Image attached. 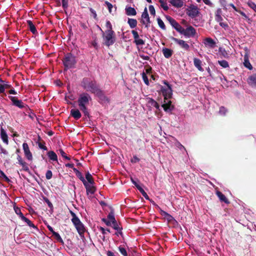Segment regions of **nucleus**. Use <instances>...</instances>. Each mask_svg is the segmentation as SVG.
I'll return each instance as SVG.
<instances>
[{"mask_svg": "<svg viewBox=\"0 0 256 256\" xmlns=\"http://www.w3.org/2000/svg\"><path fill=\"white\" fill-rule=\"evenodd\" d=\"M91 100V96L86 92L81 94L78 100V104L80 110L82 111L85 116L88 118L90 117V112L86 108V105L89 104V102Z\"/></svg>", "mask_w": 256, "mask_h": 256, "instance_id": "f257e3e1", "label": "nucleus"}, {"mask_svg": "<svg viewBox=\"0 0 256 256\" xmlns=\"http://www.w3.org/2000/svg\"><path fill=\"white\" fill-rule=\"evenodd\" d=\"M70 214L72 216L71 219L72 222L75 226L78 232L81 237H84V233L86 231V229L84 224L81 222L80 218L74 212L70 210Z\"/></svg>", "mask_w": 256, "mask_h": 256, "instance_id": "f03ea898", "label": "nucleus"}, {"mask_svg": "<svg viewBox=\"0 0 256 256\" xmlns=\"http://www.w3.org/2000/svg\"><path fill=\"white\" fill-rule=\"evenodd\" d=\"M98 28L102 32L104 44L108 47L114 44L116 40L114 32H104L100 26Z\"/></svg>", "mask_w": 256, "mask_h": 256, "instance_id": "7ed1b4c3", "label": "nucleus"}, {"mask_svg": "<svg viewBox=\"0 0 256 256\" xmlns=\"http://www.w3.org/2000/svg\"><path fill=\"white\" fill-rule=\"evenodd\" d=\"M82 86L86 91L90 92L93 94L99 88L95 80H91L88 78H83L82 82Z\"/></svg>", "mask_w": 256, "mask_h": 256, "instance_id": "20e7f679", "label": "nucleus"}, {"mask_svg": "<svg viewBox=\"0 0 256 256\" xmlns=\"http://www.w3.org/2000/svg\"><path fill=\"white\" fill-rule=\"evenodd\" d=\"M62 63L64 66V70L75 68L76 64V57L71 53H67L62 59Z\"/></svg>", "mask_w": 256, "mask_h": 256, "instance_id": "39448f33", "label": "nucleus"}, {"mask_svg": "<svg viewBox=\"0 0 256 256\" xmlns=\"http://www.w3.org/2000/svg\"><path fill=\"white\" fill-rule=\"evenodd\" d=\"M179 32L188 38L194 37L196 34V30L194 27L190 26L186 29L182 27Z\"/></svg>", "mask_w": 256, "mask_h": 256, "instance_id": "423d86ee", "label": "nucleus"}, {"mask_svg": "<svg viewBox=\"0 0 256 256\" xmlns=\"http://www.w3.org/2000/svg\"><path fill=\"white\" fill-rule=\"evenodd\" d=\"M140 22L143 24L145 25L146 28H148L149 27L150 24V20L146 8H145L144 12L142 13V20Z\"/></svg>", "mask_w": 256, "mask_h": 256, "instance_id": "0eeeda50", "label": "nucleus"}, {"mask_svg": "<svg viewBox=\"0 0 256 256\" xmlns=\"http://www.w3.org/2000/svg\"><path fill=\"white\" fill-rule=\"evenodd\" d=\"M8 98L12 100V105L20 108H26L28 107V105L24 104L22 100H18L16 96H9Z\"/></svg>", "mask_w": 256, "mask_h": 256, "instance_id": "6e6552de", "label": "nucleus"}, {"mask_svg": "<svg viewBox=\"0 0 256 256\" xmlns=\"http://www.w3.org/2000/svg\"><path fill=\"white\" fill-rule=\"evenodd\" d=\"M165 18L166 20L170 22L172 26L178 32H180V30L182 26L171 16L166 15Z\"/></svg>", "mask_w": 256, "mask_h": 256, "instance_id": "1a4fd4ad", "label": "nucleus"}, {"mask_svg": "<svg viewBox=\"0 0 256 256\" xmlns=\"http://www.w3.org/2000/svg\"><path fill=\"white\" fill-rule=\"evenodd\" d=\"M199 13L200 12L198 7L194 5H191L189 7L187 14L190 18H194L197 16Z\"/></svg>", "mask_w": 256, "mask_h": 256, "instance_id": "9d476101", "label": "nucleus"}, {"mask_svg": "<svg viewBox=\"0 0 256 256\" xmlns=\"http://www.w3.org/2000/svg\"><path fill=\"white\" fill-rule=\"evenodd\" d=\"M161 92L165 100L172 98V90L171 86H168L167 88L162 87L161 88Z\"/></svg>", "mask_w": 256, "mask_h": 256, "instance_id": "9b49d317", "label": "nucleus"}, {"mask_svg": "<svg viewBox=\"0 0 256 256\" xmlns=\"http://www.w3.org/2000/svg\"><path fill=\"white\" fill-rule=\"evenodd\" d=\"M94 94L98 97L100 100L99 102H103L108 101V99L105 95L104 92L100 88Z\"/></svg>", "mask_w": 256, "mask_h": 256, "instance_id": "f8f14e48", "label": "nucleus"}, {"mask_svg": "<svg viewBox=\"0 0 256 256\" xmlns=\"http://www.w3.org/2000/svg\"><path fill=\"white\" fill-rule=\"evenodd\" d=\"M94 94L98 97L100 100L99 102H103L108 101V99L105 95L104 92L100 88Z\"/></svg>", "mask_w": 256, "mask_h": 256, "instance_id": "ddd939ff", "label": "nucleus"}, {"mask_svg": "<svg viewBox=\"0 0 256 256\" xmlns=\"http://www.w3.org/2000/svg\"><path fill=\"white\" fill-rule=\"evenodd\" d=\"M172 40L174 42L178 44L182 48L186 50H188L190 49L189 45L184 40L178 39L174 37L172 38Z\"/></svg>", "mask_w": 256, "mask_h": 256, "instance_id": "4468645a", "label": "nucleus"}, {"mask_svg": "<svg viewBox=\"0 0 256 256\" xmlns=\"http://www.w3.org/2000/svg\"><path fill=\"white\" fill-rule=\"evenodd\" d=\"M84 185L86 189V194H94L96 191V188L94 186V184H89L86 181L84 182Z\"/></svg>", "mask_w": 256, "mask_h": 256, "instance_id": "2eb2a0df", "label": "nucleus"}, {"mask_svg": "<svg viewBox=\"0 0 256 256\" xmlns=\"http://www.w3.org/2000/svg\"><path fill=\"white\" fill-rule=\"evenodd\" d=\"M22 148L24 151V155L26 158L28 160H32V155L30 150L28 144L24 142L22 144Z\"/></svg>", "mask_w": 256, "mask_h": 256, "instance_id": "dca6fc26", "label": "nucleus"}, {"mask_svg": "<svg viewBox=\"0 0 256 256\" xmlns=\"http://www.w3.org/2000/svg\"><path fill=\"white\" fill-rule=\"evenodd\" d=\"M204 44L206 46L213 48L215 47L216 42L210 38H206L204 40Z\"/></svg>", "mask_w": 256, "mask_h": 256, "instance_id": "f3484780", "label": "nucleus"}, {"mask_svg": "<svg viewBox=\"0 0 256 256\" xmlns=\"http://www.w3.org/2000/svg\"><path fill=\"white\" fill-rule=\"evenodd\" d=\"M162 106L166 112H172L174 109V106L172 104L171 100H168L166 103H163Z\"/></svg>", "mask_w": 256, "mask_h": 256, "instance_id": "a211bd4d", "label": "nucleus"}, {"mask_svg": "<svg viewBox=\"0 0 256 256\" xmlns=\"http://www.w3.org/2000/svg\"><path fill=\"white\" fill-rule=\"evenodd\" d=\"M17 160L18 162V164L22 166L23 170L26 172H28L29 168L28 166V164L26 162L22 160L20 156L18 154V155Z\"/></svg>", "mask_w": 256, "mask_h": 256, "instance_id": "6ab92c4d", "label": "nucleus"}, {"mask_svg": "<svg viewBox=\"0 0 256 256\" xmlns=\"http://www.w3.org/2000/svg\"><path fill=\"white\" fill-rule=\"evenodd\" d=\"M26 23L28 25L30 30L34 34H38V31L36 28L35 25L33 24L32 22L30 20H28Z\"/></svg>", "mask_w": 256, "mask_h": 256, "instance_id": "aec40b11", "label": "nucleus"}, {"mask_svg": "<svg viewBox=\"0 0 256 256\" xmlns=\"http://www.w3.org/2000/svg\"><path fill=\"white\" fill-rule=\"evenodd\" d=\"M170 3L174 7L180 8L183 6L184 2L183 0H170Z\"/></svg>", "mask_w": 256, "mask_h": 256, "instance_id": "412c9836", "label": "nucleus"}, {"mask_svg": "<svg viewBox=\"0 0 256 256\" xmlns=\"http://www.w3.org/2000/svg\"><path fill=\"white\" fill-rule=\"evenodd\" d=\"M194 64L196 68L200 72H204V70L202 66V62L198 58H194Z\"/></svg>", "mask_w": 256, "mask_h": 256, "instance_id": "4be33fe9", "label": "nucleus"}, {"mask_svg": "<svg viewBox=\"0 0 256 256\" xmlns=\"http://www.w3.org/2000/svg\"><path fill=\"white\" fill-rule=\"evenodd\" d=\"M216 194L221 202H224L226 204H230V201L222 192L216 191Z\"/></svg>", "mask_w": 256, "mask_h": 256, "instance_id": "5701e85b", "label": "nucleus"}, {"mask_svg": "<svg viewBox=\"0 0 256 256\" xmlns=\"http://www.w3.org/2000/svg\"><path fill=\"white\" fill-rule=\"evenodd\" d=\"M70 115L76 120H78L82 116L81 113L78 109H72L70 110Z\"/></svg>", "mask_w": 256, "mask_h": 256, "instance_id": "b1692460", "label": "nucleus"}, {"mask_svg": "<svg viewBox=\"0 0 256 256\" xmlns=\"http://www.w3.org/2000/svg\"><path fill=\"white\" fill-rule=\"evenodd\" d=\"M248 82L252 86L256 87V74H253L248 77Z\"/></svg>", "mask_w": 256, "mask_h": 256, "instance_id": "393cba45", "label": "nucleus"}, {"mask_svg": "<svg viewBox=\"0 0 256 256\" xmlns=\"http://www.w3.org/2000/svg\"><path fill=\"white\" fill-rule=\"evenodd\" d=\"M162 52L164 56L166 58H168L171 57L173 52L172 50L168 48H164Z\"/></svg>", "mask_w": 256, "mask_h": 256, "instance_id": "a878e982", "label": "nucleus"}, {"mask_svg": "<svg viewBox=\"0 0 256 256\" xmlns=\"http://www.w3.org/2000/svg\"><path fill=\"white\" fill-rule=\"evenodd\" d=\"M0 136L2 141L8 144V136L6 132V131L2 128L0 130Z\"/></svg>", "mask_w": 256, "mask_h": 256, "instance_id": "bb28decb", "label": "nucleus"}, {"mask_svg": "<svg viewBox=\"0 0 256 256\" xmlns=\"http://www.w3.org/2000/svg\"><path fill=\"white\" fill-rule=\"evenodd\" d=\"M126 15L131 16H136V10L132 7H126Z\"/></svg>", "mask_w": 256, "mask_h": 256, "instance_id": "cd10ccee", "label": "nucleus"}, {"mask_svg": "<svg viewBox=\"0 0 256 256\" xmlns=\"http://www.w3.org/2000/svg\"><path fill=\"white\" fill-rule=\"evenodd\" d=\"M128 23L131 28H136L137 26V20L134 18H128Z\"/></svg>", "mask_w": 256, "mask_h": 256, "instance_id": "c85d7f7f", "label": "nucleus"}, {"mask_svg": "<svg viewBox=\"0 0 256 256\" xmlns=\"http://www.w3.org/2000/svg\"><path fill=\"white\" fill-rule=\"evenodd\" d=\"M48 156L50 160L54 161L58 160V156L56 154L54 151H49L48 152Z\"/></svg>", "mask_w": 256, "mask_h": 256, "instance_id": "c756f323", "label": "nucleus"}, {"mask_svg": "<svg viewBox=\"0 0 256 256\" xmlns=\"http://www.w3.org/2000/svg\"><path fill=\"white\" fill-rule=\"evenodd\" d=\"M86 179L87 180V182L89 184H94V180L92 176V174L88 172L86 174Z\"/></svg>", "mask_w": 256, "mask_h": 256, "instance_id": "7c9ffc66", "label": "nucleus"}, {"mask_svg": "<svg viewBox=\"0 0 256 256\" xmlns=\"http://www.w3.org/2000/svg\"><path fill=\"white\" fill-rule=\"evenodd\" d=\"M244 66L248 70H252V66L248 58L246 56L244 57Z\"/></svg>", "mask_w": 256, "mask_h": 256, "instance_id": "2f4dec72", "label": "nucleus"}, {"mask_svg": "<svg viewBox=\"0 0 256 256\" xmlns=\"http://www.w3.org/2000/svg\"><path fill=\"white\" fill-rule=\"evenodd\" d=\"M22 220L24 221L30 227L37 228V227L29 219H28L24 216H22Z\"/></svg>", "mask_w": 256, "mask_h": 256, "instance_id": "473e14b6", "label": "nucleus"}, {"mask_svg": "<svg viewBox=\"0 0 256 256\" xmlns=\"http://www.w3.org/2000/svg\"><path fill=\"white\" fill-rule=\"evenodd\" d=\"M148 104H150L151 106L156 108L157 110H159L160 106L158 104L154 99L150 98L148 100Z\"/></svg>", "mask_w": 256, "mask_h": 256, "instance_id": "72a5a7b5", "label": "nucleus"}, {"mask_svg": "<svg viewBox=\"0 0 256 256\" xmlns=\"http://www.w3.org/2000/svg\"><path fill=\"white\" fill-rule=\"evenodd\" d=\"M137 188L146 200H150L149 196L140 186H137Z\"/></svg>", "mask_w": 256, "mask_h": 256, "instance_id": "f704fd0d", "label": "nucleus"}, {"mask_svg": "<svg viewBox=\"0 0 256 256\" xmlns=\"http://www.w3.org/2000/svg\"><path fill=\"white\" fill-rule=\"evenodd\" d=\"M158 2L160 4V7L162 8L164 10H168V6L166 1H164V0H159Z\"/></svg>", "mask_w": 256, "mask_h": 256, "instance_id": "c9c22d12", "label": "nucleus"}, {"mask_svg": "<svg viewBox=\"0 0 256 256\" xmlns=\"http://www.w3.org/2000/svg\"><path fill=\"white\" fill-rule=\"evenodd\" d=\"M134 42L137 46H141L144 44V41L143 40L140 38L139 36L134 39Z\"/></svg>", "mask_w": 256, "mask_h": 256, "instance_id": "e433bc0d", "label": "nucleus"}, {"mask_svg": "<svg viewBox=\"0 0 256 256\" xmlns=\"http://www.w3.org/2000/svg\"><path fill=\"white\" fill-rule=\"evenodd\" d=\"M218 64L224 68H227L229 67L228 63L226 60H218Z\"/></svg>", "mask_w": 256, "mask_h": 256, "instance_id": "4c0bfd02", "label": "nucleus"}, {"mask_svg": "<svg viewBox=\"0 0 256 256\" xmlns=\"http://www.w3.org/2000/svg\"><path fill=\"white\" fill-rule=\"evenodd\" d=\"M158 24L159 26L163 30H166V27L164 22L160 18H157Z\"/></svg>", "mask_w": 256, "mask_h": 256, "instance_id": "58836bf2", "label": "nucleus"}, {"mask_svg": "<svg viewBox=\"0 0 256 256\" xmlns=\"http://www.w3.org/2000/svg\"><path fill=\"white\" fill-rule=\"evenodd\" d=\"M52 235L54 236V238H56L58 242L62 244H64V241L58 233L55 232H54Z\"/></svg>", "mask_w": 256, "mask_h": 256, "instance_id": "ea45409f", "label": "nucleus"}, {"mask_svg": "<svg viewBox=\"0 0 256 256\" xmlns=\"http://www.w3.org/2000/svg\"><path fill=\"white\" fill-rule=\"evenodd\" d=\"M108 218L111 221V222H114L116 220L114 212L113 210H111L108 216Z\"/></svg>", "mask_w": 256, "mask_h": 256, "instance_id": "a19ab883", "label": "nucleus"}, {"mask_svg": "<svg viewBox=\"0 0 256 256\" xmlns=\"http://www.w3.org/2000/svg\"><path fill=\"white\" fill-rule=\"evenodd\" d=\"M142 80H143L144 84L147 86H149V84H150L149 80H148V76H146V74L144 72H143L142 74Z\"/></svg>", "mask_w": 256, "mask_h": 256, "instance_id": "79ce46f5", "label": "nucleus"}, {"mask_svg": "<svg viewBox=\"0 0 256 256\" xmlns=\"http://www.w3.org/2000/svg\"><path fill=\"white\" fill-rule=\"evenodd\" d=\"M106 26L107 28V30L106 31L114 32L112 30V25L110 21L107 20L106 22Z\"/></svg>", "mask_w": 256, "mask_h": 256, "instance_id": "37998d69", "label": "nucleus"}, {"mask_svg": "<svg viewBox=\"0 0 256 256\" xmlns=\"http://www.w3.org/2000/svg\"><path fill=\"white\" fill-rule=\"evenodd\" d=\"M218 51L224 58L228 57V54L224 48L220 47L218 48Z\"/></svg>", "mask_w": 256, "mask_h": 256, "instance_id": "c03bdc74", "label": "nucleus"}, {"mask_svg": "<svg viewBox=\"0 0 256 256\" xmlns=\"http://www.w3.org/2000/svg\"><path fill=\"white\" fill-rule=\"evenodd\" d=\"M76 175L82 182L83 184L86 181L80 172L77 173Z\"/></svg>", "mask_w": 256, "mask_h": 256, "instance_id": "a18cd8bd", "label": "nucleus"}, {"mask_svg": "<svg viewBox=\"0 0 256 256\" xmlns=\"http://www.w3.org/2000/svg\"><path fill=\"white\" fill-rule=\"evenodd\" d=\"M44 201L47 204L48 206L50 208V210H53V205L52 203L50 202V200L46 198H44Z\"/></svg>", "mask_w": 256, "mask_h": 256, "instance_id": "49530a36", "label": "nucleus"}, {"mask_svg": "<svg viewBox=\"0 0 256 256\" xmlns=\"http://www.w3.org/2000/svg\"><path fill=\"white\" fill-rule=\"evenodd\" d=\"M38 144L40 148L44 150H48L46 146H44L45 142L44 141H42V142H38Z\"/></svg>", "mask_w": 256, "mask_h": 256, "instance_id": "de8ad7c7", "label": "nucleus"}, {"mask_svg": "<svg viewBox=\"0 0 256 256\" xmlns=\"http://www.w3.org/2000/svg\"><path fill=\"white\" fill-rule=\"evenodd\" d=\"M118 250L124 256H128V254L126 252V250L124 248L121 247L120 246L118 247Z\"/></svg>", "mask_w": 256, "mask_h": 256, "instance_id": "09e8293b", "label": "nucleus"}, {"mask_svg": "<svg viewBox=\"0 0 256 256\" xmlns=\"http://www.w3.org/2000/svg\"><path fill=\"white\" fill-rule=\"evenodd\" d=\"M104 4L107 6L109 12L111 13L112 8H113L112 4L111 3L109 2L108 1H106L104 2Z\"/></svg>", "mask_w": 256, "mask_h": 256, "instance_id": "8fccbe9b", "label": "nucleus"}, {"mask_svg": "<svg viewBox=\"0 0 256 256\" xmlns=\"http://www.w3.org/2000/svg\"><path fill=\"white\" fill-rule=\"evenodd\" d=\"M15 212L20 216V217L22 220V216H24V214H22L21 210L18 208H14Z\"/></svg>", "mask_w": 256, "mask_h": 256, "instance_id": "3c124183", "label": "nucleus"}, {"mask_svg": "<svg viewBox=\"0 0 256 256\" xmlns=\"http://www.w3.org/2000/svg\"><path fill=\"white\" fill-rule=\"evenodd\" d=\"M228 110L224 106H221L220 108L219 112L221 114L225 115L227 112Z\"/></svg>", "mask_w": 256, "mask_h": 256, "instance_id": "603ef678", "label": "nucleus"}, {"mask_svg": "<svg viewBox=\"0 0 256 256\" xmlns=\"http://www.w3.org/2000/svg\"><path fill=\"white\" fill-rule=\"evenodd\" d=\"M52 173L50 170H48L46 172V177L47 180H50L52 178Z\"/></svg>", "mask_w": 256, "mask_h": 256, "instance_id": "864d4df0", "label": "nucleus"}, {"mask_svg": "<svg viewBox=\"0 0 256 256\" xmlns=\"http://www.w3.org/2000/svg\"><path fill=\"white\" fill-rule=\"evenodd\" d=\"M90 11L92 14L94 18L96 20H98V18L97 14H96V10H94L93 8H90Z\"/></svg>", "mask_w": 256, "mask_h": 256, "instance_id": "5fc2aeb1", "label": "nucleus"}, {"mask_svg": "<svg viewBox=\"0 0 256 256\" xmlns=\"http://www.w3.org/2000/svg\"><path fill=\"white\" fill-rule=\"evenodd\" d=\"M149 10H150V14L154 16L156 14V10H155L154 6H153L150 5L149 6Z\"/></svg>", "mask_w": 256, "mask_h": 256, "instance_id": "6e6d98bb", "label": "nucleus"}, {"mask_svg": "<svg viewBox=\"0 0 256 256\" xmlns=\"http://www.w3.org/2000/svg\"><path fill=\"white\" fill-rule=\"evenodd\" d=\"M68 0H62V6L64 9H67L68 8Z\"/></svg>", "mask_w": 256, "mask_h": 256, "instance_id": "4d7b16f0", "label": "nucleus"}, {"mask_svg": "<svg viewBox=\"0 0 256 256\" xmlns=\"http://www.w3.org/2000/svg\"><path fill=\"white\" fill-rule=\"evenodd\" d=\"M0 174L1 176L4 178L6 182H9L10 181V180L8 178V176L4 174V173L2 171L0 170Z\"/></svg>", "mask_w": 256, "mask_h": 256, "instance_id": "13d9d810", "label": "nucleus"}, {"mask_svg": "<svg viewBox=\"0 0 256 256\" xmlns=\"http://www.w3.org/2000/svg\"><path fill=\"white\" fill-rule=\"evenodd\" d=\"M166 218L169 222H172V221H176L174 218L170 214L167 216Z\"/></svg>", "mask_w": 256, "mask_h": 256, "instance_id": "bf43d9fd", "label": "nucleus"}, {"mask_svg": "<svg viewBox=\"0 0 256 256\" xmlns=\"http://www.w3.org/2000/svg\"><path fill=\"white\" fill-rule=\"evenodd\" d=\"M112 224H113V228L116 230L119 229L120 228L116 220L114 221V222H112Z\"/></svg>", "mask_w": 256, "mask_h": 256, "instance_id": "052dcab7", "label": "nucleus"}, {"mask_svg": "<svg viewBox=\"0 0 256 256\" xmlns=\"http://www.w3.org/2000/svg\"><path fill=\"white\" fill-rule=\"evenodd\" d=\"M102 221L103 222H104L107 226H112V222L110 220H108L106 219L103 218L102 219Z\"/></svg>", "mask_w": 256, "mask_h": 256, "instance_id": "680f3d73", "label": "nucleus"}, {"mask_svg": "<svg viewBox=\"0 0 256 256\" xmlns=\"http://www.w3.org/2000/svg\"><path fill=\"white\" fill-rule=\"evenodd\" d=\"M140 160V158L136 156H133V158L131 160V162L132 163H136Z\"/></svg>", "mask_w": 256, "mask_h": 256, "instance_id": "e2e57ef3", "label": "nucleus"}, {"mask_svg": "<svg viewBox=\"0 0 256 256\" xmlns=\"http://www.w3.org/2000/svg\"><path fill=\"white\" fill-rule=\"evenodd\" d=\"M248 6L256 12V4L254 3H249Z\"/></svg>", "mask_w": 256, "mask_h": 256, "instance_id": "0e129e2a", "label": "nucleus"}, {"mask_svg": "<svg viewBox=\"0 0 256 256\" xmlns=\"http://www.w3.org/2000/svg\"><path fill=\"white\" fill-rule=\"evenodd\" d=\"M215 19L218 22H220L223 20L221 15H216Z\"/></svg>", "mask_w": 256, "mask_h": 256, "instance_id": "69168bd1", "label": "nucleus"}, {"mask_svg": "<svg viewBox=\"0 0 256 256\" xmlns=\"http://www.w3.org/2000/svg\"><path fill=\"white\" fill-rule=\"evenodd\" d=\"M0 153L3 154H4L7 155L8 154V152L2 146H0Z\"/></svg>", "mask_w": 256, "mask_h": 256, "instance_id": "338daca9", "label": "nucleus"}, {"mask_svg": "<svg viewBox=\"0 0 256 256\" xmlns=\"http://www.w3.org/2000/svg\"><path fill=\"white\" fill-rule=\"evenodd\" d=\"M146 74H150L152 73V68L150 66H148V68L146 70Z\"/></svg>", "mask_w": 256, "mask_h": 256, "instance_id": "774afa93", "label": "nucleus"}]
</instances>
